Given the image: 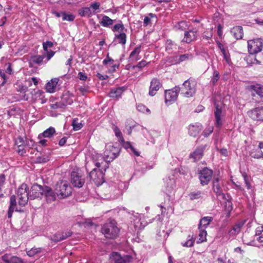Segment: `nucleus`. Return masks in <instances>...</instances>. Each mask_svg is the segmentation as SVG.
Returning <instances> with one entry per match:
<instances>
[{
	"label": "nucleus",
	"instance_id": "57",
	"mask_svg": "<svg viewBox=\"0 0 263 263\" xmlns=\"http://www.w3.org/2000/svg\"><path fill=\"white\" fill-rule=\"evenodd\" d=\"M149 63L147 62L145 60H142L141 61L139 62L137 65L133 66V69H135V68H138L139 69H141L143 67H144L146 65H147Z\"/></svg>",
	"mask_w": 263,
	"mask_h": 263
},
{
	"label": "nucleus",
	"instance_id": "26",
	"mask_svg": "<svg viewBox=\"0 0 263 263\" xmlns=\"http://www.w3.org/2000/svg\"><path fill=\"white\" fill-rule=\"evenodd\" d=\"M125 90V88L124 87L112 88L110 90L109 96L110 98L119 99L121 97Z\"/></svg>",
	"mask_w": 263,
	"mask_h": 263
},
{
	"label": "nucleus",
	"instance_id": "64",
	"mask_svg": "<svg viewBox=\"0 0 263 263\" xmlns=\"http://www.w3.org/2000/svg\"><path fill=\"white\" fill-rule=\"evenodd\" d=\"M25 146V145H21L17 146L16 151L18 154L21 156H23L26 153V150L24 148Z\"/></svg>",
	"mask_w": 263,
	"mask_h": 263
},
{
	"label": "nucleus",
	"instance_id": "46",
	"mask_svg": "<svg viewBox=\"0 0 263 263\" xmlns=\"http://www.w3.org/2000/svg\"><path fill=\"white\" fill-rule=\"evenodd\" d=\"M219 73L217 70H214L213 76L211 80V83L212 85H215L219 79Z\"/></svg>",
	"mask_w": 263,
	"mask_h": 263
},
{
	"label": "nucleus",
	"instance_id": "24",
	"mask_svg": "<svg viewBox=\"0 0 263 263\" xmlns=\"http://www.w3.org/2000/svg\"><path fill=\"white\" fill-rule=\"evenodd\" d=\"M73 96L69 92L64 93L61 98V102L64 107L71 105L73 103Z\"/></svg>",
	"mask_w": 263,
	"mask_h": 263
},
{
	"label": "nucleus",
	"instance_id": "55",
	"mask_svg": "<svg viewBox=\"0 0 263 263\" xmlns=\"http://www.w3.org/2000/svg\"><path fill=\"white\" fill-rule=\"evenodd\" d=\"M113 130L115 133V134L117 137L119 139L122 140L123 139L122 134L120 131V129L116 126H114L113 127Z\"/></svg>",
	"mask_w": 263,
	"mask_h": 263
},
{
	"label": "nucleus",
	"instance_id": "63",
	"mask_svg": "<svg viewBox=\"0 0 263 263\" xmlns=\"http://www.w3.org/2000/svg\"><path fill=\"white\" fill-rule=\"evenodd\" d=\"M173 45V42L170 40H167L166 42V51H168L172 50Z\"/></svg>",
	"mask_w": 263,
	"mask_h": 263
},
{
	"label": "nucleus",
	"instance_id": "15",
	"mask_svg": "<svg viewBox=\"0 0 263 263\" xmlns=\"http://www.w3.org/2000/svg\"><path fill=\"white\" fill-rule=\"evenodd\" d=\"M205 145H201L198 146L190 154L189 158L193 159L194 162L199 161L203 156V153L205 151Z\"/></svg>",
	"mask_w": 263,
	"mask_h": 263
},
{
	"label": "nucleus",
	"instance_id": "52",
	"mask_svg": "<svg viewBox=\"0 0 263 263\" xmlns=\"http://www.w3.org/2000/svg\"><path fill=\"white\" fill-rule=\"evenodd\" d=\"M203 193L201 191H197L196 192L191 193L190 195V198L191 200L197 199L202 196Z\"/></svg>",
	"mask_w": 263,
	"mask_h": 263
},
{
	"label": "nucleus",
	"instance_id": "14",
	"mask_svg": "<svg viewBox=\"0 0 263 263\" xmlns=\"http://www.w3.org/2000/svg\"><path fill=\"white\" fill-rule=\"evenodd\" d=\"M110 258L115 263H129L132 258L129 255L121 256L119 253L114 252L110 254Z\"/></svg>",
	"mask_w": 263,
	"mask_h": 263
},
{
	"label": "nucleus",
	"instance_id": "7",
	"mask_svg": "<svg viewBox=\"0 0 263 263\" xmlns=\"http://www.w3.org/2000/svg\"><path fill=\"white\" fill-rule=\"evenodd\" d=\"M263 47V40L256 39L248 41V52L251 54L260 52Z\"/></svg>",
	"mask_w": 263,
	"mask_h": 263
},
{
	"label": "nucleus",
	"instance_id": "8",
	"mask_svg": "<svg viewBox=\"0 0 263 263\" xmlns=\"http://www.w3.org/2000/svg\"><path fill=\"white\" fill-rule=\"evenodd\" d=\"M212 189L217 196L221 197L222 199L226 198L223 193V180L218 177H214L212 181Z\"/></svg>",
	"mask_w": 263,
	"mask_h": 263
},
{
	"label": "nucleus",
	"instance_id": "13",
	"mask_svg": "<svg viewBox=\"0 0 263 263\" xmlns=\"http://www.w3.org/2000/svg\"><path fill=\"white\" fill-rule=\"evenodd\" d=\"M198 35V30L196 28H192L189 29L188 31H185L184 37L181 42L186 44H190L197 40Z\"/></svg>",
	"mask_w": 263,
	"mask_h": 263
},
{
	"label": "nucleus",
	"instance_id": "42",
	"mask_svg": "<svg viewBox=\"0 0 263 263\" xmlns=\"http://www.w3.org/2000/svg\"><path fill=\"white\" fill-rule=\"evenodd\" d=\"M195 242V239L193 237V235H189L187 238V240L184 242H181V245L184 247H191L194 246Z\"/></svg>",
	"mask_w": 263,
	"mask_h": 263
},
{
	"label": "nucleus",
	"instance_id": "20",
	"mask_svg": "<svg viewBox=\"0 0 263 263\" xmlns=\"http://www.w3.org/2000/svg\"><path fill=\"white\" fill-rule=\"evenodd\" d=\"M1 263H23V261L20 257L6 254L2 256Z\"/></svg>",
	"mask_w": 263,
	"mask_h": 263
},
{
	"label": "nucleus",
	"instance_id": "47",
	"mask_svg": "<svg viewBox=\"0 0 263 263\" xmlns=\"http://www.w3.org/2000/svg\"><path fill=\"white\" fill-rule=\"evenodd\" d=\"M167 62L171 65L180 64L179 55H174L168 57Z\"/></svg>",
	"mask_w": 263,
	"mask_h": 263
},
{
	"label": "nucleus",
	"instance_id": "10",
	"mask_svg": "<svg viewBox=\"0 0 263 263\" xmlns=\"http://www.w3.org/2000/svg\"><path fill=\"white\" fill-rule=\"evenodd\" d=\"M213 171L208 167L202 168L199 173V179L202 186L207 185L212 179Z\"/></svg>",
	"mask_w": 263,
	"mask_h": 263
},
{
	"label": "nucleus",
	"instance_id": "9",
	"mask_svg": "<svg viewBox=\"0 0 263 263\" xmlns=\"http://www.w3.org/2000/svg\"><path fill=\"white\" fill-rule=\"evenodd\" d=\"M71 182L73 186L80 188L85 182V176L81 172H72L71 174Z\"/></svg>",
	"mask_w": 263,
	"mask_h": 263
},
{
	"label": "nucleus",
	"instance_id": "39",
	"mask_svg": "<svg viewBox=\"0 0 263 263\" xmlns=\"http://www.w3.org/2000/svg\"><path fill=\"white\" fill-rule=\"evenodd\" d=\"M250 156L254 158H263V152L259 148L256 147L251 151Z\"/></svg>",
	"mask_w": 263,
	"mask_h": 263
},
{
	"label": "nucleus",
	"instance_id": "37",
	"mask_svg": "<svg viewBox=\"0 0 263 263\" xmlns=\"http://www.w3.org/2000/svg\"><path fill=\"white\" fill-rule=\"evenodd\" d=\"M78 14L81 17H91V12L90 11V9L88 7H83L79 9Z\"/></svg>",
	"mask_w": 263,
	"mask_h": 263
},
{
	"label": "nucleus",
	"instance_id": "2",
	"mask_svg": "<svg viewBox=\"0 0 263 263\" xmlns=\"http://www.w3.org/2000/svg\"><path fill=\"white\" fill-rule=\"evenodd\" d=\"M55 191L57 196L60 199H63L71 195L72 187L67 181L61 180L56 184Z\"/></svg>",
	"mask_w": 263,
	"mask_h": 263
},
{
	"label": "nucleus",
	"instance_id": "27",
	"mask_svg": "<svg viewBox=\"0 0 263 263\" xmlns=\"http://www.w3.org/2000/svg\"><path fill=\"white\" fill-rule=\"evenodd\" d=\"M231 33L236 40L241 39L243 34L242 27L240 26H235L231 29Z\"/></svg>",
	"mask_w": 263,
	"mask_h": 263
},
{
	"label": "nucleus",
	"instance_id": "1",
	"mask_svg": "<svg viewBox=\"0 0 263 263\" xmlns=\"http://www.w3.org/2000/svg\"><path fill=\"white\" fill-rule=\"evenodd\" d=\"M120 151V149L119 146L112 144H108L106 145L103 156L100 154H98L96 156L97 159L93 160L95 166L100 167L101 164H103L105 165L104 170H106L108 167L107 162L112 161L117 158Z\"/></svg>",
	"mask_w": 263,
	"mask_h": 263
},
{
	"label": "nucleus",
	"instance_id": "29",
	"mask_svg": "<svg viewBox=\"0 0 263 263\" xmlns=\"http://www.w3.org/2000/svg\"><path fill=\"white\" fill-rule=\"evenodd\" d=\"M165 181L166 183V194L171 193L175 187L176 183L175 179L173 177H168L165 179Z\"/></svg>",
	"mask_w": 263,
	"mask_h": 263
},
{
	"label": "nucleus",
	"instance_id": "23",
	"mask_svg": "<svg viewBox=\"0 0 263 263\" xmlns=\"http://www.w3.org/2000/svg\"><path fill=\"white\" fill-rule=\"evenodd\" d=\"M59 81V78H53L49 81L45 86L46 91L49 93L55 92L57 85Z\"/></svg>",
	"mask_w": 263,
	"mask_h": 263
},
{
	"label": "nucleus",
	"instance_id": "56",
	"mask_svg": "<svg viewBox=\"0 0 263 263\" xmlns=\"http://www.w3.org/2000/svg\"><path fill=\"white\" fill-rule=\"evenodd\" d=\"M50 106V108L53 109H57L58 108H63L65 107L64 106H63V104L62 103L61 101L59 102H57L55 103L51 104Z\"/></svg>",
	"mask_w": 263,
	"mask_h": 263
},
{
	"label": "nucleus",
	"instance_id": "36",
	"mask_svg": "<svg viewBox=\"0 0 263 263\" xmlns=\"http://www.w3.org/2000/svg\"><path fill=\"white\" fill-rule=\"evenodd\" d=\"M199 233L198 234V238L197 240V243H201L206 241L207 233L204 229H198Z\"/></svg>",
	"mask_w": 263,
	"mask_h": 263
},
{
	"label": "nucleus",
	"instance_id": "30",
	"mask_svg": "<svg viewBox=\"0 0 263 263\" xmlns=\"http://www.w3.org/2000/svg\"><path fill=\"white\" fill-rule=\"evenodd\" d=\"M16 206V197L15 195H12L10 197V205L8 211V217L11 218L12 214Z\"/></svg>",
	"mask_w": 263,
	"mask_h": 263
},
{
	"label": "nucleus",
	"instance_id": "28",
	"mask_svg": "<svg viewBox=\"0 0 263 263\" xmlns=\"http://www.w3.org/2000/svg\"><path fill=\"white\" fill-rule=\"evenodd\" d=\"M250 90L252 95L254 96L255 93L258 95L260 98H263V86L260 84H257L250 86Z\"/></svg>",
	"mask_w": 263,
	"mask_h": 263
},
{
	"label": "nucleus",
	"instance_id": "18",
	"mask_svg": "<svg viewBox=\"0 0 263 263\" xmlns=\"http://www.w3.org/2000/svg\"><path fill=\"white\" fill-rule=\"evenodd\" d=\"M44 195L47 202H51L56 199V193L49 186H44L43 196Z\"/></svg>",
	"mask_w": 263,
	"mask_h": 263
},
{
	"label": "nucleus",
	"instance_id": "45",
	"mask_svg": "<svg viewBox=\"0 0 263 263\" xmlns=\"http://www.w3.org/2000/svg\"><path fill=\"white\" fill-rule=\"evenodd\" d=\"M72 126L73 127V129L75 131L79 130L83 127V124L79 122V119L78 118H74L72 120Z\"/></svg>",
	"mask_w": 263,
	"mask_h": 263
},
{
	"label": "nucleus",
	"instance_id": "33",
	"mask_svg": "<svg viewBox=\"0 0 263 263\" xmlns=\"http://www.w3.org/2000/svg\"><path fill=\"white\" fill-rule=\"evenodd\" d=\"M100 7L101 4L98 2H93L90 4L88 8L91 12V16L100 12Z\"/></svg>",
	"mask_w": 263,
	"mask_h": 263
},
{
	"label": "nucleus",
	"instance_id": "49",
	"mask_svg": "<svg viewBox=\"0 0 263 263\" xmlns=\"http://www.w3.org/2000/svg\"><path fill=\"white\" fill-rule=\"evenodd\" d=\"M62 17L63 21H73L75 18V16L72 14H67L64 12V14H62Z\"/></svg>",
	"mask_w": 263,
	"mask_h": 263
},
{
	"label": "nucleus",
	"instance_id": "34",
	"mask_svg": "<svg viewBox=\"0 0 263 263\" xmlns=\"http://www.w3.org/2000/svg\"><path fill=\"white\" fill-rule=\"evenodd\" d=\"M212 220L213 218L212 217L207 216L203 217L200 221L198 229H204L205 230V228L209 225Z\"/></svg>",
	"mask_w": 263,
	"mask_h": 263
},
{
	"label": "nucleus",
	"instance_id": "12",
	"mask_svg": "<svg viewBox=\"0 0 263 263\" xmlns=\"http://www.w3.org/2000/svg\"><path fill=\"white\" fill-rule=\"evenodd\" d=\"M44 186L37 184H34L31 187L29 192L30 199L41 198L43 196Z\"/></svg>",
	"mask_w": 263,
	"mask_h": 263
},
{
	"label": "nucleus",
	"instance_id": "60",
	"mask_svg": "<svg viewBox=\"0 0 263 263\" xmlns=\"http://www.w3.org/2000/svg\"><path fill=\"white\" fill-rule=\"evenodd\" d=\"M25 145L28 146L30 149L36 148V144L32 140H30L29 141H25Z\"/></svg>",
	"mask_w": 263,
	"mask_h": 263
},
{
	"label": "nucleus",
	"instance_id": "43",
	"mask_svg": "<svg viewBox=\"0 0 263 263\" xmlns=\"http://www.w3.org/2000/svg\"><path fill=\"white\" fill-rule=\"evenodd\" d=\"M136 108L139 112L148 115L151 114V110L144 104H138Z\"/></svg>",
	"mask_w": 263,
	"mask_h": 263
},
{
	"label": "nucleus",
	"instance_id": "22",
	"mask_svg": "<svg viewBox=\"0 0 263 263\" xmlns=\"http://www.w3.org/2000/svg\"><path fill=\"white\" fill-rule=\"evenodd\" d=\"M45 56L44 55H36L31 56L29 61L30 67H32L34 64L42 65L45 64L44 59Z\"/></svg>",
	"mask_w": 263,
	"mask_h": 263
},
{
	"label": "nucleus",
	"instance_id": "21",
	"mask_svg": "<svg viewBox=\"0 0 263 263\" xmlns=\"http://www.w3.org/2000/svg\"><path fill=\"white\" fill-rule=\"evenodd\" d=\"M161 84L158 79L154 78L151 82L149 87V95L151 96H154L156 95L157 91L159 89Z\"/></svg>",
	"mask_w": 263,
	"mask_h": 263
},
{
	"label": "nucleus",
	"instance_id": "54",
	"mask_svg": "<svg viewBox=\"0 0 263 263\" xmlns=\"http://www.w3.org/2000/svg\"><path fill=\"white\" fill-rule=\"evenodd\" d=\"M149 16H145L144 18L143 23L144 26H147L151 22V18L156 17V15L153 13H149Z\"/></svg>",
	"mask_w": 263,
	"mask_h": 263
},
{
	"label": "nucleus",
	"instance_id": "11",
	"mask_svg": "<svg viewBox=\"0 0 263 263\" xmlns=\"http://www.w3.org/2000/svg\"><path fill=\"white\" fill-rule=\"evenodd\" d=\"M180 90V86H176L171 89L166 90L165 92V102L172 104L175 102L177 99L178 93Z\"/></svg>",
	"mask_w": 263,
	"mask_h": 263
},
{
	"label": "nucleus",
	"instance_id": "32",
	"mask_svg": "<svg viewBox=\"0 0 263 263\" xmlns=\"http://www.w3.org/2000/svg\"><path fill=\"white\" fill-rule=\"evenodd\" d=\"M55 133V128L53 127H50L46 129L44 132L40 134L38 136V139H42L43 138H51Z\"/></svg>",
	"mask_w": 263,
	"mask_h": 263
},
{
	"label": "nucleus",
	"instance_id": "31",
	"mask_svg": "<svg viewBox=\"0 0 263 263\" xmlns=\"http://www.w3.org/2000/svg\"><path fill=\"white\" fill-rule=\"evenodd\" d=\"M141 45H139L135 47L134 50L130 53L129 59L134 62L139 60L141 58L139 54L141 52Z\"/></svg>",
	"mask_w": 263,
	"mask_h": 263
},
{
	"label": "nucleus",
	"instance_id": "4",
	"mask_svg": "<svg viewBox=\"0 0 263 263\" xmlns=\"http://www.w3.org/2000/svg\"><path fill=\"white\" fill-rule=\"evenodd\" d=\"M196 83L194 80L188 79L180 86L181 93L186 97H193L196 91Z\"/></svg>",
	"mask_w": 263,
	"mask_h": 263
},
{
	"label": "nucleus",
	"instance_id": "35",
	"mask_svg": "<svg viewBox=\"0 0 263 263\" xmlns=\"http://www.w3.org/2000/svg\"><path fill=\"white\" fill-rule=\"evenodd\" d=\"M114 20L111 19L107 15H103L102 20L100 22L101 26L104 27L110 28L113 24Z\"/></svg>",
	"mask_w": 263,
	"mask_h": 263
},
{
	"label": "nucleus",
	"instance_id": "17",
	"mask_svg": "<svg viewBox=\"0 0 263 263\" xmlns=\"http://www.w3.org/2000/svg\"><path fill=\"white\" fill-rule=\"evenodd\" d=\"M249 114L253 120L263 121V107H256L251 110Z\"/></svg>",
	"mask_w": 263,
	"mask_h": 263
},
{
	"label": "nucleus",
	"instance_id": "19",
	"mask_svg": "<svg viewBox=\"0 0 263 263\" xmlns=\"http://www.w3.org/2000/svg\"><path fill=\"white\" fill-rule=\"evenodd\" d=\"M71 234L72 232L70 231H66L62 233L58 232L55 234L51 236L50 240L54 242H58L71 236Z\"/></svg>",
	"mask_w": 263,
	"mask_h": 263
},
{
	"label": "nucleus",
	"instance_id": "3",
	"mask_svg": "<svg viewBox=\"0 0 263 263\" xmlns=\"http://www.w3.org/2000/svg\"><path fill=\"white\" fill-rule=\"evenodd\" d=\"M119 232L118 228L116 225V222L114 220H111L109 222L105 223L102 228V232L105 237L109 239L116 238Z\"/></svg>",
	"mask_w": 263,
	"mask_h": 263
},
{
	"label": "nucleus",
	"instance_id": "59",
	"mask_svg": "<svg viewBox=\"0 0 263 263\" xmlns=\"http://www.w3.org/2000/svg\"><path fill=\"white\" fill-rule=\"evenodd\" d=\"M53 46V43L51 41H48L43 43V49L45 51H48V48H51Z\"/></svg>",
	"mask_w": 263,
	"mask_h": 263
},
{
	"label": "nucleus",
	"instance_id": "44",
	"mask_svg": "<svg viewBox=\"0 0 263 263\" xmlns=\"http://www.w3.org/2000/svg\"><path fill=\"white\" fill-rule=\"evenodd\" d=\"M221 52L222 53V55H223L224 60L228 64H229L231 62V60L228 48L226 47V48L221 50Z\"/></svg>",
	"mask_w": 263,
	"mask_h": 263
},
{
	"label": "nucleus",
	"instance_id": "40",
	"mask_svg": "<svg viewBox=\"0 0 263 263\" xmlns=\"http://www.w3.org/2000/svg\"><path fill=\"white\" fill-rule=\"evenodd\" d=\"M115 39L119 44H121L123 45H124L126 44V35L124 32H122L118 34H115Z\"/></svg>",
	"mask_w": 263,
	"mask_h": 263
},
{
	"label": "nucleus",
	"instance_id": "50",
	"mask_svg": "<svg viewBox=\"0 0 263 263\" xmlns=\"http://www.w3.org/2000/svg\"><path fill=\"white\" fill-rule=\"evenodd\" d=\"M242 176L243 177L245 183L246 184V185L247 186V189L249 190L251 189L252 186L250 182V179L248 176L247 174L246 173H243L242 174Z\"/></svg>",
	"mask_w": 263,
	"mask_h": 263
},
{
	"label": "nucleus",
	"instance_id": "41",
	"mask_svg": "<svg viewBox=\"0 0 263 263\" xmlns=\"http://www.w3.org/2000/svg\"><path fill=\"white\" fill-rule=\"evenodd\" d=\"M194 58V55L191 53H187L179 55V60L180 63L184 61L192 60Z\"/></svg>",
	"mask_w": 263,
	"mask_h": 263
},
{
	"label": "nucleus",
	"instance_id": "51",
	"mask_svg": "<svg viewBox=\"0 0 263 263\" xmlns=\"http://www.w3.org/2000/svg\"><path fill=\"white\" fill-rule=\"evenodd\" d=\"M41 248H33L27 252V254L30 257H32L33 256H34L35 254H36L37 253L41 252Z\"/></svg>",
	"mask_w": 263,
	"mask_h": 263
},
{
	"label": "nucleus",
	"instance_id": "6",
	"mask_svg": "<svg viewBox=\"0 0 263 263\" xmlns=\"http://www.w3.org/2000/svg\"><path fill=\"white\" fill-rule=\"evenodd\" d=\"M28 190L29 189L26 183H22L17 189V196L18 198V204L21 206H25L30 199Z\"/></svg>",
	"mask_w": 263,
	"mask_h": 263
},
{
	"label": "nucleus",
	"instance_id": "61",
	"mask_svg": "<svg viewBox=\"0 0 263 263\" xmlns=\"http://www.w3.org/2000/svg\"><path fill=\"white\" fill-rule=\"evenodd\" d=\"M114 62V60L109 57V54H108L106 58L103 61V64L104 65H106L109 64L112 65Z\"/></svg>",
	"mask_w": 263,
	"mask_h": 263
},
{
	"label": "nucleus",
	"instance_id": "48",
	"mask_svg": "<svg viewBox=\"0 0 263 263\" xmlns=\"http://www.w3.org/2000/svg\"><path fill=\"white\" fill-rule=\"evenodd\" d=\"M124 29V25L122 22L120 21V23L115 25L112 28V31L114 32L116 31H123Z\"/></svg>",
	"mask_w": 263,
	"mask_h": 263
},
{
	"label": "nucleus",
	"instance_id": "5",
	"mask_svg": "<svg viewBox=\"0 0 263 263\" xmlns=\"http://www.w3.org/2000/svg\"><path fill=\"white\" fill-rule=\"evenodd\" d=\"M93 168L89 173V177L97 185H101L104 181V172L105 165L103 164H101V166Z\"/></svg>",
	"mask_w": 263,
	"mask_h": 263
},
{
	"label": "nucleus",
	"instance_id": "58",
	"mask_svg": "<svg viewBox=\"0 0 263 263\" xmlns=\"http://www.w3.org/2000/svg\"><path fill=\"white\" fill-rule=\"evenodd\" d=\"M79 90L82 95H84L89 91V87L88 85H84L80 86Z\"/></svg>",
	"mask_w": 263,
	"mask_h": 263
},
{
	"label": "nucleus",
	"instance_id": "16",
	"mask_svg": "<svg viewBox=\"0 0 263 263\" xmlns=\"http://www.w3.org/2000/svg\"><path fill=\"white\" fill-rule=\"evenodd\" d=\"M215 109L214 115L215 118V126L217 128H220L222 125V108L218 104L215 103Z\"/></svg>",
	"mask_w": 263,
	"mask_h": 263
},
{
	"label": "nucleus",
	"instance_id": "53",
	"mask_svg": "<svg viewBox=\"0 0 263 263\" xmlns=\"http://www.w3.org/2000/svg\"><path fill=\"white\" fill-rule=\"evenodd\" d=\"M49 160V157L46 156H39L36 158V162L44 163Z\"/></svg>",
	"mask_w": 263,
	"mask_h": 263
},
{
	"label": "nucleus",
	"instance_id": "25",
	"mask_svg": "<svg viewBox=\"0 0 263 263\" xmlns=\"http://www.w3.org/2000/svg\"><path fill=\"white\" fill-rule=\"evenodd\" d=\"M202 129V125L200 124L196 123L194 125H190L189 126V134L190 136L196 137Z\"/></svg>",
	"mask_w": 263,
	"mask_h": 263
},
{
	"label": "nucleus",
	"instance_id": "62",
	"mask_svg": "<svg viewBox=\"0 0 263 263\" xmlns=\"http://www.w3.org/2000/svg\"><path fill=\"white\" fill-rule=\"evenodd\" d=\"M127 152L130 154H133L136 156H139L140 155V153L135 149L133 144H132V145L129 147V149L127 150Z\"/></svg>",
	"mask_w": 263,
	"mask_h": 263
},
{
	"label": "nucleus",
	"instance_id": "38",
	"mask_svg": "<svg viewBox=\"0 0 263 263\" xmlns=\"http://www.w3.org/2000/svg\"><path fill=\"white\" fill-rule=\"evenodd\" d=\"M188 24L186 21H182L177 23L174 26V29L176 31H185L188 28Z\"/></svg>",
	"mask_w": 263,
	"mask_h": 263
}]
</instances>
